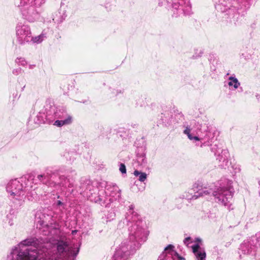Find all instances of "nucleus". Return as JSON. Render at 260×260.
Masks as SVG:
<instances>
[{"label": "nucleus", "instance_id": "nucleus-1", "mask_svg": "<svg viewBox=\"0 0 260 260\" xmlns=\"http://www.w3.org/2000/svg\"><path fill=\"white\" fill-rule=\"evenodd\" d=\"M66 242L59 241L57 252L51 254L42 244H39L34 238H27L12 249L11 260H64L70 255H76Z\"/></svg>", "mask_w": 260, "mask_h": 260}, {"label": "nucleus", "instance_id": "nucleus-11", "mask_svg": "<svg viewBox=\"0 0 260 260\" xmlns=\"http://www.w3.org/2000/svg\"><path fill=\"white\" fill-rule=\"evenodd\" d=\"M72 118L71 116H69L64 120H57L54 122V125L58 127H61L64 125H68L72 123Z\"/></svg>", "mask_w": 260, "mask_h": 260}, {"label": "nucleus", "instance_id": "nucleus-17", "mask_svg": "<svg viewBox=\"0 0 260 260\" xmlns=\"http://www.w3.org/2000/svg\"><path fill=\"white\" fill-rule=\"evenodd\" d=\"M28 2H29V0H21L20 2V6L24 7Z\"/></svg>", "mask_w": 260, "mask_h": 260}, {"label": "nucleus", "instance_id": "nucleus-21", "mask_svg": "<svg viewBox=\"0 0 260 260\" xmlns=\"http://www.w3.org/2000/svg\"><path fill=\"white\" fill-rule=\"evenodd\" d=\"M43 176L42 175H38V178L40 180L41 178L43 177Z\"/></svg>", "mask_w": 260, "mask_h": 260}, {"label": "nucleus", "instance_id": "nucleus-13", "mask_svg": "<svg viewBox=\"0 0 260 260\" xmlns=\"http://www.w3.org/2000/svg\"><path fill=\"white\" fill-rule=\"evenodd\" d=\"M43 35H40L35 37H32V36H31V39L30 42H32L33 43H40L43 40Z\"/></svg>", "mask_w": 260, "mask_h": 260}, {"label": "nucleus", "instance_id": "nucleus-5", "mask_svg": "<svg viewBox=\"0 0 260 260\" xmlns=\"http://www.w3.org/2000/svg\"><path fill=\"white\" fill-rule=\"evenodd\" d=\"M213 195L217 202L224 206L230 202L232 197L231 191L224 187L218 188L213 191Z\"/></svg>", "mask_w": 260, "mask_h": 260}, {"label": "nucleus", "instance_id": "nucleus-8", "mask_svg": "<svg viewBox=\"0 0 260 260\" xmlns=\"http://www.w3.org/2000/svg\"><path fill=\"white\" fill-rule=\"evenodd\" d=\"M174 247L172 245H169L165 249L164 252L162 254L170 255L173 260H176L177 258L178 260H182L183 258L181 257L174 250Z\"/></svg>", "mask_w": 260, "mask_h": 260}, {"label": "nucleus", "instance_id": "nucleus-10", "mask_svg": "<svg viewBox=\"0 0 260 260\" xmlns=\"http://www.w3.org/2000/svg\"><path fill=\"white\" fill-rule=\"evenodd\" d=\"M228 84L230 87L233 88L235 89H237L240 85V83L237 78L234 76H230L229 78Z\"/></svg>", "mask_w": 260, "mask_h": 260}, {"label": "nucleus", "instance_id": "nucleus-2", "mask_svg": "<svg viewBox=\"0 0 260 260\" xmlns=\"http://www.w3.org/2000/svg\"><path fill=\"white\" fill-rule=\"evenodd\" d=\"M134 215L132 218V225L130 227V241L122 242L116 249L115 257H120L125 260L129 255L133 254L139 249L140 242L146 240L147 224L142 217L137 213L130 211Z\"/></svg>", "mask_w": 260, "mask_h": 260}, {"label": "nucleus", "instance_id": "nucleus-6", "mask_svg": "<svg viewBox=\"0 0 260 260\" xmlns=\"http://www.w3.org/2000/svg\"><path fill=\"white\" fill-rule=\"evenodd\" d=\"M22 189V185L17 179L10 181L6 186L7 192L13 196L19 195Z\"/></svg>", "mask_w": 260, "mask_h": 260}, {"label": "nucleus", "instance_id": "nucleus-20", "mask_svg": "<svg viewBox=\"0 0 260 260\" xmlns=\"http://www.w3.org/2000/svg\"><path fill=\"white\" fill-rule=\"evenodd\" d=\"M9 223L11 226H12L14 224V223L11 221H9Z\"/></svg>", "mask_w": 260, "mask_h": 260}, {"label": "nucleus", "instance_id": "nucleus-9", "mask_svg": "<svg viewBox=\"0 0 260 260\" xmlns=\"http://www.w3.org/2000/svg\"><path fill=\"white\" fill-rule=\"evenodd\" d=\"M183 133L185 134L187 136V138L193 142L199 141L200 140V139L198 136L194 135L192 133V129L189 127H186L183 131Z\"/></svg>", "mask_w": 260, "mask_h": 260}, {"label": "nucleus", "instance_id": "nucleus-3", "mask_svg": "<svg viewBox=\"0 0 260 260\" xmlns=\"http://www.w3.org/2000/svg\"><path fill=\"white\" fill-rule=\"evenodd\" d=\"M211 192V191L210 189H208L205 187H203L202 185H200L199 184H195L193 185L192 188L184 192L182 197L183 198L191 201L197 200L200 197L207 196Z\"/></svg>", "mask_w": 260, "mask_h": 260}, {"label": "nucleus", "instance_id": "nucleus-15", "mask_svg": "<svg viewBox=\"0 0 260 260\" xmlns=\"http://www.w3.org/2000/svg\"><path fill=\"white\" fill-rule=\"evenodd\" d=\"M192 242H193V240L190 237L185 238L183 241L184 244L187 247H189V244Z\"/></svg>", "mask_w": 260, "mask_h": 260}, {"label": "nucleus", "instance_id": "nucleus-7", "mask_svg": "<svg viewBox=\"0 0 260 260\" xmlns=\"http://www.w3.org/2000/svg\"><path fill=\"white\" fill-rule=\"evenodd\" d=\"M192 252L196 256L197 260H205L206 254L204 250L201 249L199 244H195L190 246Z\"/></svg>", "mask_w": 260, "mask_h": 260}, {"label": "nucleus", "instance_id": "nucleus-4", "mask_svg": "<svg viewBox=\"0 0 260 260\" xmlns=\"http://www.w3.org/2000/svg\"><path fill=\"white\" fill-rule=\"evenodd\" d=\"M31 30L29 26L18 23L16 27V35L17 41L20 44L29 42L31 39Z\"/></svg>", "mask_w": 260, "mask_h": 260}, {"label": "nucleus", "instance_id": "nucleus-12", "mask_svg": "<svg viewBox=\"0 0 260 260\" xmlns=\"http://www.w3.org/2000/svg\"><path fill=\"white\" fill-rule=\"evenodd\" d=\"M134 175L135 176H138L139 180L141 182H144L147 177V175L146 173L140 172L138 170H135L134 171Z\"/></svg>", "mask_w": 260, "mask_h": 260}, {"label": "nucleus", "instance_id": "nucleus-14", "mask_svg": "<svg viewBox=\"0 0 260 260\" xmlns=\"http://www.w3.org/2000/svg\"><path fill=\"white\" fill-rule=\"evenodd\" d=\"M15 62L19 66L25 67L27 65V62L23 57H17L15 60Z\"/></svg>", "mask_w": 260, "mask_h": 260}, {"label": "nucleus", "instance_id": "nucleus-16", "mask_svg": "<svg viewBox=\"0 0 260 260\" xmlns=\"http://www.w3.org/2000/svg\"><path fill=\"white\" fill-rule=\"evenodd\" d=\"M119 171L122 173H126V170L125 165L123 164H121L119 167Z\"/></svg>", "mask_w": 260, "mask_h": 260}, {"label": "nucleus", "instance_id": "nucleus-19", "mask_svg": "<svg viewBox=\"0 0 260 260\" xmlns=\"http://www.w3.org/2000/svg\"><path fill=\"white\" fill-rule=\"evenodd\" d=\"M57 204H58V205H61L62 204V203L60 201H58Z\"/></svg>", "mask_w": 260, "mask_h": 260}, {"label": "nucleus", "instance_id": "nucleus-18", "mask_svg": "<svg viewBox=\"0 0 260 260\" xmlns=\"http://www.w3.org/2000/svg\"><path fill=\"white\" fill-rule=\"evenodd\" d=\"M201 241H202V240H201L200 238H196L195 239V240L193 241V242H201Z\"/></svg>", "mask_w": 260, "mask_h": 260}]
</instances>
